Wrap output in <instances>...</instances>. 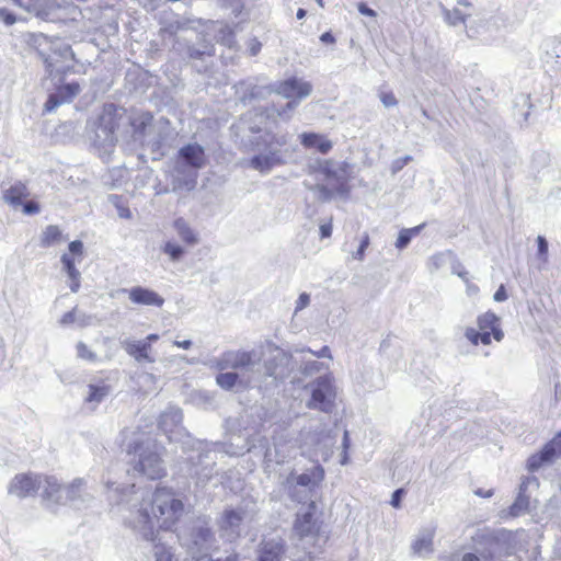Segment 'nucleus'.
<instances>
[{"instance_id":"1","label":"nucleus","mask_w":561,"mask_h":561,"mask_svg":"<svg viewBox=\"0 0 561 561\" xmlns=\"http://www.w3.org/2000/svg\"><path fill=\"white\" fill-rule=\"evenodd\" d=\"M185 511L184 503L173 489L158 486L149 500H144L139 510L144 523L150 528L172 530L181 520Z\"/></svg>"},{"instance_id":"2","label":"nucleus","mask_w":561,"mask_h":561,"mask_svg":"<svg viewBox=\"0 0 561 561\" xmlns=\"http://www.w3.org/2000/svg\"><path fill=\"white\" fill-rule=\"evenodd\" d=\"M314 171L319 173L323 183L314 186L319 197L323 202H330L335 197L348 198L352 192L353 180L352 165L346 162L334 163L332 160L319 161Z\"/></svg>"},{"instance_id":"3","label":"nucleus","mask_w":561,"mask_h":561,"mask_svg":"<svg viewBox=\"0 0 561 561\" xmlns=\"http://www.w3.org/2000/svg\"><path fill=\"white\" fill-rule=\"evenodd\" d=\"M317 513V504L310 502L306 512L296 515L293 530L300 539L311 538L314 546L318 542L324 546L329 540V535L322 531L323 522Z\"/></svg>"},{"instance_id":"4","label":"nucleus","mask_w":561,"mask_h":561,"mask_svg":"<svg viewBox=\"0 0 561 561\" xmlns=\"http://www.w3.org/2000/svg\"><path fill=\"white\" fill-rule=\"evenodd\" d=\"M479 330L467 328L465 335L472 345H489L492 339L500 342L504 334L500 327V319L493 312H485L478 317Z\"/></svg>"},{"instance_id":"5","label":"nucleus","mask_w":561,"mask_h":561,"mask_svg":"<svg viewBox=\"0 0 561 561\" xmlns=\"http://www.w3.org/2000/svg\"><path fill=\"white\" fill-rule=\"evenodd\" d=\"M276 91L287 99H294L286 104V108L294 110L299 100L308 96L311 93L312 85L307 81L291 77L279 81L277 83Z\"/></svg>"},{"instance_id":"6","label":"nucleus","mask_w":561,"mask_h":561,"mask_svg":"<svg viewBox=\"0 0 561 561\" xmlns=\"http://www.w3.org/2000/svg\"><path fill=\"white\" fill-rule=\"evenodd\" d=\"M215 541L216 538L211 528L206 526L195 528L192 534V541L187 548L191 561H197V559L213 551Z\"/></svg>"},{"instance_id":"7","label":"nucleus","mask_w":561,"mask_h":561,"mask_svg":"<svg viewBox=\"0 0 561 561\" xmlns=\"http://www.w3.org/2000/svg\"><path fill=\"white\" fill-rule=\"evenodd\" d=\"M334 398L335 389L332 382L328 378H319L316 381L314 389L312 390L308 408L330 412L333 408Z\"/></svg>"},{"instance_id":"8","label":"nucleus","mask_w":561,"mask_h":561,"mask_svg":"<svg viewBox=\"0 0 561 561\" xmlns=\"http://www.w3.org/2000/svg\"><path fill=\"white\" fill-rule=\"evenodd\" d=\"M83 256V243L79 240L69 243V253H64L61 263L66 273L70 278L69 287L72 293H77L80 288V272L76 268V259L81 260Z\"/></svg>"},{"instance_id":"9","label":"nucleus","mask_w":561,"mask_h":561,"mask_svg":"<svg viewBox=\"0 0 561 561\" xmlns=\"http://www.w3.org/2000/svg\"><path fill=\"white\" fill-rule=\"evenodd\" d=\"M159 340V335L151 333L145 340H126L123 342L124 351L138 363H153L152 343Z\"/></svg>"},{"instance_id":"10","label":"nucleus","mask_w":561,"mask_h":561,"mask_svg":"<svg viewBox=\"0 0 561 561\" xmlns=\"http://www.w3.org/2000/svg\"><path fill=\"white\" fill-rule=\"evenodd\" d=\"M41 488L42 474L20 473L12 479L9 493L23 499L35 495Z\"/></svg>"},{"instance_id":"11","label":"nucleus","mask_w":561,"mask_h":561,"mask_svg":"<svg viewBox=\"0 0 561 561\" xmlns=\"http://www.w3.org/2000/svg\"><path fill=\"white\" fill-rule=\"evenodd\" d=\"M124 293L128 295L129 300L137 306H150L160 308L164 304V299L157 291L141 287L135 286L129 289H123Z\"/></svg>"},{"instance_id":"12","label":"nucleus","mask_w":561,"mask_h":561,"mask_svg":"<svg viewBox=\"0 0 561 561\" xmlns=\"http://www.w3.org/2000/svg\"><path fill=\"white\" fill-rule=\"evenodd\" d=\"M80 85L77 82L60 85L57 93L50 94L44 104V112L50 113L65 102H70L79 93Z\"/></svg>"},{"instance_id":"13","label":"nucleus","mask_w":561,"mask_h":561,"mask_svg":"<svg viewBox=\"0 0 561 561\" xmlns=\"http://www.w3.org/2000/svg\"><path fill=\"white\" fill-rule=\"evenodd\" d=\"M286 545L283 540L263 541L259 548L257 561H283Z\"/></svg>"},{"instance_id":"14","label":"nucleus","mask_w":561,"mask_h":561,"mask_svg":"<svg viewBox=\"0 0 561 561\" xmlns=\"http://www.w3.org/2000/svg\"><path fill=\"white\" fill-rule=\"evenodd\" d=\"M139 471L146 474L149 479L156 480L165 476V470L162 466V459L156 453H150L139 460Z\"/></svg>"},{"instance_id":"15","label":"nucleus","mask_w":561,"mask_h":561,"mask_svg":"<svg viewBox=\"0 0 561 561\" xmlns=\"http://www.w3.org/2000/svg\"><path fill=\"white\" fill-rule=\"evenodd\" d=\"M299 138L304 148L314 149L321 154L329 153L333 148L332 141L325 135L309 131L302 133Z\"/></svg>"},{"instance_id":"16","label":"nucleus","mask_w":561,"mask_h":561,"mask_svg":"<svg viewBox=\"0 0 561 561\" xmlns=\"http://www.w3.org/2000/svg\"><path fill=\"white\" fill-rule=\"evenodd\" d=\"M179 156L194 169L203 168L207 161L204 148L197 144H188L182 147Z\"/></svg>"},{"instance_id":"17","label":"nucleus","mask_w":561,"mask_h":561,"mask_svg":"<svg viewBox=\"0 0 561 561\" xmlns=\"http://www.w3.org/2000/svg\"><path fill=\"white\" fill-rule=\"evenodd\" d=\"M99 128L106 134H114L118 128V108L115 104H104L98 121Z\"/></svg>"},{"instance_id":"18","label":"nucleus","mask_w":561,"mask_h":561,"mask_svg":"<svg viewBox=\"0 0 561 561\" xmlns=\"http://www.w3.org/2000/svg\"><path fill=\"white\" fill-rule=\"evenodd\" d=\"M283 163L284 160L277 151H272L268 154H256L250 161L251 167L262 173Z\"/></svg>"},{"instance_id":"19","label":"nucleus","mask_w":561,"mask_h":561,"mask_svg":"<svg viewBox=\"0 0 561 561\" xmlns=\"http://www.w3.org/2000/svg\"><path fill=\"white\" fill-rule=\"evenodd\" d=\"M30 196V191L25 183L15 182L3 192V199L13 207L22 205V202Z\"/></svg>"},{"instance_id":"20","label":"nucleus","mask_w":561,"mask_h":561,"mask_svg":"<svg viewBox=\"0 0 561 561\" xmlns=\"http://www.w3.org/2000/svg\"><path fill=\"white\" fill-rule=\"evenodd\" d=\"M323 479L324 469L321 465H317L310 470V472L299 474L296 482L301 486H313L320 484Z\"/></svg>"},{"instance_id":"21","label":"nucleus","mask_w":561,"mask_h":561,"mask_svg":"<svg viewBox=\"0 0 561 561\" xmlns=\"http://www.w3.org/2000/svg\"><path fill=\"white\" fill-rule=\"evenodd\" d=\"M173 227L175 228L179 237L185 244L194 245L198 242L197 234L183 218L175 219L173 222Z\"/></svg>"},{"instance_id":"22","label":"nucleus","mask_w":561,"mask_h":561,"mask_svg":"<svg viewBox=\"0 0 561 561\" xmlns=\"http://www.w3.org/2000/svg\"><path fill=\"white\" fill-rule=\"evenodd\" d=\"M64 240L61 229L56 225H50L45 228L41 236L39 244L43 248H50L60 243Z\"/></svg>"},{"instance_id":"23","label":"nucleus","mask_w":561,"mask_h":561,"mask_svg":"<svg viewBox=\"0 0 561 561\" xmlns=\"http://www.w3.org/2000/svg\"><path fill=\"white\" fill-rule=\"evenodd\" d=\"M243 516L242 513L236 510H225L219 526L221 529L228 530L236 527H239L242 523Z\"/></svg>"},{"instance_id":"24","label":"nucleus","mask_w":561,"mask_h":561,"mask_svg":"<svg viewBox=\"0 0 561 561\" xmlns=\"http://www.w3.org/2000/svg\"><path fill=\"white\" fill-rule=\"evenodd\" d=\"M42 496L44 499H50L60 491V484L56 478L50 476H42Z\"/></svg>"},{"instance_id":"25","label":"nucleus","mask_w":561,"mask_h":561,"mask_svg":"<svg viewBox=\"0 0 561 561\" xmlns=\"http://www.w3.org/2000/svg\"><path fill=\"white\" fill-rule=\"evenodd\" d=\"M153 116L149 112H144L131 119V126L135 130L144 133L146 128L151 125Z\"/></svg>"},{"instance_id":"26","label":"nucleus","mask_w":561,"mask_h":561,"mask_svg":"<svg viewBox=\"0 0 561 561\" xmlns=\"http://www.w3.org/2000/svg\"><path fill=\"white\" fill-rule=\"evenodd\" d=\"M552 461L549 455H545V446L540 450V453L534 454L528 459V470L535 471L539 469L545 462Z\"/></svg>"},{"instance_id":"27","label":"nucleus","mask_w":561,"mask_h":561,"mask_svg":"<svg viewBox=\"0 0 561 561\" xmlns=\"http://www.w3.org/2000/svg\"><path fill=\"white\" fill-rule=\"evenodd\" d=\"M545 455H549L552 460L561 456V432L545 445Z\"/></svg>"},{"instance_id":"28","label":"nucleus","mask_w":561,"mask_h":561,"mask_svg":"<svg viewBox=\"0 0 561 561\" xmlns=\"http://www.w3.org/2000/svg\"><path fill=\"white\" fill-rule=\"evenodd\" d=\"M238 379H239V376L236 373H222V374H219L216 377L217 383L222 389H226V390H229L232 387H234V385L237 383Z\"/></svg>"},{"instance_id":"29","label":"nucleus","mask_w":561,"mask_h":561,"mask_svg":"<svg viewBox=\"0 0 561 561\" xmlns=\"http://www.w3.org/2000/svg\"><path fill=\"white\" fill-rule=\"evenodd\" d=\"M420 228L415 227L412 229H403L400 231L399 237L396 241V247L398 249L405 248L409 242L411 241V238L419 232Z\"/></svg>"},{"instance_id":"30","label":"nucleus","mask_w":561,"mask_h":561,"mask_svg":"<svg viewBox=\"0 0 561 561\" xmlns=\"http://www.w3.org/2000/svg\"><path fill=\"white\" fill-rule=\"evenodd\" d=\"M163 252L170 257V260L178 261L184 254V249L179 244L168 241L163 245Z\"/></svg>"},{"instance_id":"31","label":"nucleus","mask_w":561,"mask_h":561,"mask_svg":"<svg viewBox=\"0 0 561 561\" xmlns=\"http://www.w3.org/2000/svg\"><path fill=\"white\" fill-rule=\"evenodd\" d=\"M432 538L431 537H422L414 541L413 550L417 554H422L423 552L432 551Z\"/></svg>"},{"instance_id":"32","label":"nucleus","mask_w":561,"mask_h":561,"mask_svg":"<svg viewBox=\"0 0 561 561\" xmlns=\"http://www.w3.org/2000/svg\"><path fill=\"white\" fill-rule=\"evenodd\" d=\"M240 560V554L234 551V550H231L230 552H228L224 558H213L211 553L208 552L206 553L204 557L197 559V561H239Z\"/></svg>"},{"instance_id":"33","label":"nucleus","mask_w":561,"mask_h":561,"mask_svg":"<svg viewBox=\"0 0 561 561\" xmlns=\"http://www.w3.org/2000/svg\"><path fill=\"white\" fill-rule=\"evenodd\" d=\"M156 561H178L174 553L165 546H159L156 551Z\"/></svg>"},{"instance_id":"34","label":"nucleus","mask_w":561,"mask_h":561,"mask_svg":"<svg viewBox=\"0 0 561 561\" xmlns=\"http://www.w3.org/2000/svg\"><path fill=\"white\" fill-rule=\"evenodd\" d=\"M21 206L23 207V213L26 215H35L41 210L39 204L35 201H23Z\"/></svg>"},{"instance_id":"35","label":"nucleus","mask_w":561,"mask_h":561,"mask_svg":"<svg viewBox=\"0 0 561 561\" xmlns=\"http://www.w3.org/2000/svg\"><path fill=\"white\" fill-rule=\"evenodd\" d=\"M252 362L251 355L249 353H240L236 356L234 362L232 363V367H245L250 365Z\"/></svg>"},{"instance_id":"36","label":"nucleus","mask_w":561,"mask_h":561,"mask_svg":"<svg viewBox=\"0 0 561 561\" xmlns=\"http://www.w3.org/2000/svg\"><path fill=\"white\" fill-rule=\"evenodd\" d=\"M333 230V219L332 217L329 218L325 222L320 225L319 231H320V238L325 239L330 238Z\"/></svg>"},{"instance_id":"37","label":"nucleus","mask_w":561,"mask_h":561,"mask_svg":"<svg viewBox=\"0 0 561 561\" xmlns=\"http://www.w3.org/2000/svg\"><path fill=\"white\" fill-rule=\"evenodd\" d=\"M369 236L367 233H365L360 240V244H359V248L357 250V252L355 253L354 257L357 259V260H363L364 256H365V251L366 249L368 248L369 245Z\"/></svg>"},{"instance_id":"38","label":"nucleus","mask_w":561,"mask_h":561,"mask_svg":"<svg viewBox=\"0 0 561 561\" xmlns=\"http://www.w3.org/2000/svg\"><path fill=\"white\" fill-rule=\"evenodd\" d=\"M538 243V253L546 261L548 255V243L546 239L541 236L537 238Z\"/></svg>"},{"instance_id":"39","label":"nucleus","mask_w":561,"mask_h":561,"mask_svg":"<svg viewBox=\"0 0 561 561\" xmlns=\"http://www.w3.org/2000/svg\"><path fill=\"white\" fill-rule=\"evenodd\" d=\"M380 100L386 106H393L397 104V99L391 91L382 92L380 94Z\"/></svg>"},{"instance_id":"40","label":"nucleus","mask_w":561,"mask_h":561,"mask_svg":"<svg viewBox=\"0 0 561 561\" xmlns=\"http://www.w3.org/2000/svg\"><path fill=\"white\" fill-rule=\"evenodd\" d=\"M403 494H404L403 489H398L393 492L391 502H390L393 507L399 508L401 506V500H402Z\"/></svg>"},{"instance_id":"41","label":"nucleus","mask_w":561,"mask_h":561,"mask_svg":"<svg viewBox=\"0 0 561 561\" xmlns=\"http://www.w3.org/2000/svg\"><path fill=\"white\" fill-rule=\"evenodd\" d=\"M0 18L7 25H12L15 23L16 18L14 14L8 12L7 10L2 9L0 10Z\"/></svg>"},{"instance_id":"42","label":"nucleus","mask_w":561,"mask_h":561,"mask_svg":"<svg viewBox=\"0 0 561 561\" xmlns=\"http://www.w3.org/2000/svg\"><path fill=\"white\" fill-rule=\"evenodd\" d=\"M309 301H310L309 295L306 293H302L297 300L296 310H301V309L306 308L309 305Z\"/></svg>"},{"instance_id":"43","label":"nucleus","mask_w":561,"mask_h":561,"mask_svg":"<svg viewBox=\"0 0 561 561\" xmlns=\"http://www.w3.org/2000/svg\"><path fill=\"white\" fill-rule=\"evenodd\" d=\"M507 299V294L504 285H501L494 294L495 301H504Z\"/></svg>"},{"instance_id":"44","label":"nucleus","mask_w":561,"mask_h":561,"mask_svg":"<svg viewBox=\"0 0 561 561\" xmlns=\"http://www.w3.org/2000/svg\"><path fill=\"white\" fill-rule=\"evenodd\" d=\"M39 55H41L42 60H43V62L45 65L46 71L48 72L49 76H51L53 72H54V64L50 61L48 56H45L42 53Z\"/></svg>"},{"instance_id":"45","label":"nucleus","mask_w":561,"mask_h":561,"mask_svg":"<svg viewBox=\"0 0 561 561\" xmlns=\"http://www.w3.org/2000/svg\"><path fill=\"white\" fill-rule=\"evenodd\" d=\"M358 11L362 14L367 15V16H371V18L376 16V12L373 9L368 8L365 3L358 4Z\"/></svg>"},{"instance_id":"46","label":"nucleus","mask_w":561,"mask_h":561,"mask_svg":"<svg viewBox=\"0 0 561 561\" xmlns=\"http://www.w3.org/2000/svg\"><path fill=\"white\" fill-rule=\"evenodd\" d=\"M76 319V313H75V310H71V311H68L66 312L62 317H61V320L60 322L62 324H69V323H72Z\"/></svg>"},{"instance_id":"47","label":"nucleus","mask_w":561,"mask_h":561,"mask_svg":"<svg viewBox=\"0 0 561 561\" xmlns=\"http://www.w3.org/2000/svg\"><path fill=\"white\" fill-rule=\"evenodd\" d=\"M476 495L480 496V497H491L493 494H494V490L493 489H489V490H484V489H477L474 491Z\"/></svg>"},{"instance_id":"48","label":"nucleus","mask_w":561,"mask_h":561,"mask_svg":"<svg viewBox=\"0 0 561 561\" xmlns=\"http://www.w3.org/2000/svg\"><path fill=\"white\" fill-rule=\"evenodd\" d=\"M173 344L183 350H190L193 345L192 341L190 340H183V341H174Z\"/></svg>"},{"instance_id":"49","label":"nucleus","mask_w":561,"mask_h":561,"mask_svg":"<svg viewBox=\"0 0 561 561\" xmlns=\"http://www.w3.org/2000/svg\"><path fill=\"white\" fill-rule=\"evenodd\" d=\"M343 447H344V459L342 460V463H346V459H347V449L350 447V439H348V433L345 432L344 433V437H343Z\"/></svg>"},{"instance_id":"50","label":"nucleus","mask_w":561,"mask_h":561,"mask_svg":"<svg viewBox=\"0 0 561 561\" xmlns=\"http://www.w3.org/2000/svg\"><path fill=\"white\" fill-rule=\"evenodd\" d=\"M321 42L325 44H333L335 42L334 36L331 32H325L320 36Z\"/></svg>"},{"instance_id":"51","label":"nucleus","mask_w":561,"mask_h":561,"mask_svg":"<svg viewBox=\"0 0 561 561\" xmlns=\"http://www.w3.org/2000/svg\"><path fill=\"white\" fill-rule=\"evenodd\" d=\"M15 3H18L19 5L21 7H24V8H30L31 5L34 4V0H14Z\"/></svg>"},{"instance_id":"52","label":"nucleus","mask_w":561,"mask_h":561,"mask_svg":"<svg viewBox=\"0 0 561 561\" xmlns=\"http://www.w3.org/2000/svg\"><path fill=\"white\" fill-rule=\"evenodd\" d=\"M462 561H479V558L474 553H466Z\"/></svg>"},{"instance_id":"53","label":"nucleus","mask_w":561,"mask_h":561,"mask_svg":"<svg viewBox=\"0 0 561 561\" xmlns=\"http://www.w3.org/2000/svg\"><path fill=\"white\" fill-rule=\"evenodd\" d=\"M522 512H518V505L517 503H514L512 506H511V512L510 514L512 516H518Z\"/></svg>"},{"instance_id":"54","label":"nucleus","mask_w":561,"mask_h":561,"mask_svg":"<svg viewBox=\"0 0 561 561\" xmlns=\"http://www.w3.org/2000/svg\"><path fill=\"white\" fill-rule=\"evenodd\" d=\"M272 144H277L279 146H283V145L286 144V140H285V138H279L278 139L276 137H273L272 141L268 145L271 146Z\"/></svg>"},{"instance_id":"55","label":"nucleus","mask_w":561,"mask_h":561,"mask_svg":"<svg viewBox=\"0 0 561 561\" xmlns=\"http://www.w3.org/2000/svg\"><path fill=\"white\" fill-rule=\"evenodd\" d=\"M119 215H121V217L129 218L130 217V210L128 208H122L119 210Z\"/></svg>"},{"instance_id":"56","label":"nucleus","mask_w":561,"mask_h":561,"mask_svg":"<svg viewBox=\"0 0 561 561\" xmlns=\"http://www.w3.org/2000/svg\"><path fill=\"white\" fill-rule=\"evenodd\" d=\"M98 387H91L90 400L96 399Z\"/></svg>"},{"instance_id":"57","label":"nucleus","mask_w":561,"mask_h":561,"mask_svg":"<svg viewBox=\"0 0 561 561\" xmlns=\"http://www.w3.org/2000/svg\"><path fill=\"white\" fill-rule=\"evenodd\" d=\"M306 14H307V12H306L305 9H301V8L298 9V11H297V18L298 19H304L306 16Z\"/></svg>"},{"instance_id":"58","label":"nucleus","mask_w":561,"mask_h":561,"mask_svg":"<svg viewBox=\"0 0 561 561\" xmlns=\"http://www.w3.org/2000/svg\"><path fill=\"white\" fill-rule=\"evenodd\" d=\"M261 48V44L260 43H256L254 45V47L252 48V54L255 55Z\"/></svg>"},{"instance_id":"59","label":"nucleus","mask_w":561,"mask_h":561,"mask_svg":"<svg viewBox=\"0 0 561 561\" xmlns=\"http://www.w3.org/2000/svg\"><path fill=\"white\" fill-rule=\"evenodd\" d=\"M139 447H140V445H139V444H136L135 446H131V447L129 448L128 453H129V454H131V453H136V451H137V449H138Z\"/></svg>"},{"instance_id":"60","label":"nucleus","mask_w":561,"mask_h":561,"mask_svg":"<svg viewBox=\"0 0 561 561\" xmlns=\"http://www.w3.org/2000/svg\"><path fill=\"white\" fill-rule=\"evenodd\" d=\"M328 352H329V347H328V346H324V347L321 350V353L319 354V356H324Z\"/></svg>"},{"instance_id":"61","label":"nucleus","mask_w":561,"mask_h":561,"mask_svg":"<svg viewBox=\"0 0 561 561\" xmlns=\"http://www.w3.org/2000/svg\"><path fill=\"white\" fill-rule=\"evenodd\" d=\"M318 2L320 3V5H323V4H322V0H318Z\"/></svg>"}]
</instances>
